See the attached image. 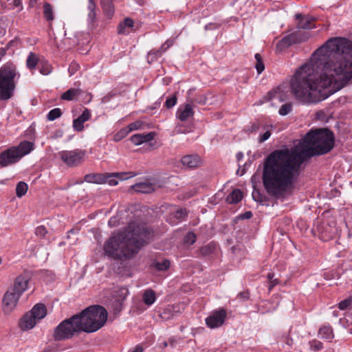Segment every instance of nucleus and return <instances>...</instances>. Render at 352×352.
I'll use <instances>...</instances> for the list:
<instances>
[{
	"instance_id": "1",
	"label": "nucleus",
	"mask_w": 352,
	"mask_h": 352,
	"mask_svg": "<svg viewBox=\"0 0 352 352\" xmlns=\"http://www.w3.org/2000/svg\"><path fill=\"white\" fill-rule=\"evenodd\" d=\"M352 78V41L329 38L302 65L290 81L291 92L305 104L317 103L340 90Z\"/></svg>"
},
{
	"instance_id": "2",
	"label": "nucleus",
	"mask_w": 352,
	"mask_h": 352,
	"mask_svg": "<svg viewBox=\"0 0 352 352\" xmlns=\"http://www.w3.org/2000/svg\"><path fill=\"white\" fill-rule=\"evenodd\" d=\"M334 135L327 129L308 132L294 147L276 149L263 162V184L267 193L277 199H284L294 186L304 162L324 155L334 146Z\"/></svg>"
},
{
	"instance_id": "3",
	"label": "nucleus",
	"mask_w": 352,
	"mask_h": 352,
	"mask_svg": "<svg viewBox=\"0 0 352 352\" xmlns=\"http://www.w3.org/2000/svg\"><path fill=\"white\" fill-rule=\"evenodd\" d=\"M150 236V230L144 225L131 222L123 232L113 235L105 242L104 250L114 259H129L138 253Z\"/></svg>"
},
{
	"instance_id": "4",
	"label": "nucleus",
	"mask_w": 352,
	"mask_h": 352,
	"mask_svg": "<svg viewBox=\"0 0 352 352\" xmlns=\"http://www.w3.org/2000/svg\"><path fill=\"white\" fill-rule=\"evenodd\" d=\"M81 332L93 333L102 328L107 322V311L100 305H91L76 314Z\"/></svg>"
},
{
	"instance_id": "5",
	"label": "nucleus",
	"mask_w": 352,
	"mask_h": 352,
	"mask_svg": "<svg viewBox=\"0 0 352 352\" xmlns=\"http://www.w3.org/2000/svg\"><path fill=\"white\" fill-rule=\"evenodd\" d=\"M16 76V67L12 63L0 68V100H7L13 96L16 87L14 80Z\"/></svg>"
},
{
	"instance_id": "6",
	"label": "nucleus",
	"mask_w": 352,
	"mask_h": 352,
	"mask_svg": "<svg viewBox=\"0 0 352 352\" xmlns=\"http://www.w3.org/2000/svg\"><path fill=\"white\" fill-rule=\"evenodd\" d=\"M76 315L70 318L64 320L54 329L53 336L55 340H64L73 337L77 333H80L79 324Z\"/></svg>"
},
{
	"instance_id": "7",
	"label": "nucleus",
	"mask_w": 352,
	"mask_h": 352,
	"mask_svg": "<svg viewBox=\"0 0 352 352\" xmlns=\"http://www.w3.org/2000/svg\"><path fill=\"white\" fill-rule=\"evenodd\" d=\"M46 315L47 309L45 305L38 303L22 317L19 323L20 328L23 331L31 329Z\"/></svg>"
},
{
	"instance_id": "8",
	"label": "nucleus",
	"mask_w": 352,
	"mask_h": 352,
	"mask_svg": "<svg viewBox=\"0 0 352 352\" xmlns=\"http://www.w3.org/2000/svg\"><path fill=\"white\" fill-rule=\"evenodd\" d=\"M133 172H122L112 174L102 173H89L85 176V181L88 183L104 184L106 183L107 179L113 176L119 177L120 180L126 179L128 178L135 176Z\"/></svg>"
},
{
	"instance_id": "9",
	"label": "nucleus",
	"mask_w": 352,
	"mask_h": 352,
	"mask_svg": "<svg viewBox=\"0 0 352 352\" xmlns=\"http://www.w3.org/2000/svg\"><path fill=\"white\" fill-rule=\"evenodd\" d=\"M86 151L81 149L63 151L59 153L62 161L69 166H77L83 162Z\"/></svg>"
},
{
	"instance_id": "10",
	"label": "nucleus",
	"mask_w": 352,
	"mask_h": 352,
	"mask_svg": "<svg viewBox=\"0 0 352 352\" xmlns=\"http://www.w3.org/2000/svg\"><path fill=\"white\" fill-rule=\"evenodd\" d=\"M20 295L12 290L8 289L4 294L2 300V308L5 314H10L15 309Z\"/></svg>"
},
{
	"instance_id": "11",
	"label": "nucleus",
	"mask_w": 352,
	"mask_h": 352,
	"mask_svg": "<svg viewBox=\"0 0 352 352\" xmlns=\"http://www.w3.org/2000/svg\"><path fill=\"white\" fill-rule=\"evenodd\" d=\"M226 317V311L221 309L213 311L210 316L206 318V323L210 329H214L221 326Z\"/></svg>"
},
{
	"instance_id": "12",
	"label": "nucleus",
	"mask_w": 352,
	"mask_h": 352,
	"mask_svg": "<svg viewBox=\"0 0 352 352\" xmlns=\"http://www.w3.org/2000/svg\"><path fill=\"white\" fill-rule=\"evenodd\" d=\"M15 148L11 147L0 154V165L5 167L17 162L21 158Z\"/></svg>"
},
{
	"instance_id": "13",
	"label": "nucleus",
	"mask_w": 352,
	"mask_h": 352,
	"mask_svg": "<svg viewBox=\"0 0 352 352\" xmlns=\"http://www.w3.org/2000/svg\"><path fill=\"white\" fill-rule=\"evenodd\" d=\"M289 89L286 85H281L272 89L268 93L270 99H278L280 102H284L288 98Z\"/></svg>"
},
{
	"instance_id": "14",
	"label": "nucleus",
	"mask_w": 352,
	"mask_h": 352,
	"mask_svg": "<svg viewBox=\"0 0 352 352\" xmlns=\"http://www.w3.org/2000/svg\"><path fill=\"white\" fill-rule=\"evenodd\" d=\"M28 283V278L21 275L15 278L13 286L9 289L12 290V292H14L21 296L23 292L27 289Z\"/></svg>"
},
{
	"instance_id": "15",
	"label": "nucleus",
	"mask_w": 352,
	"mask_h": 352,
	"mask_svg": "<svg viewBox=\"0 0 352 352\" xmlns=\"http://www.w3.org/2000/svg\"><path fill=\"white\" fill-rule=\"evenodd\" d=\"M181 162L183 166L190 168H197L201 164V160L197 155L184 156L181 160Z\"/></svg>"
},
{
	"instance_id": "16",
	"label": "nucleus",
	"mask_w": 352,
	"mask_h": 352,
	"mask_svg": "<svg viewBox=\"0 0 352 352\" xmlns=\"http://www.w3.org/2000/svg\"><path fill=\"white\" fill-rule=\"evenodd\" d=\"M155 133L150 132L146 134H135L131 137V141L135 145H140L144 142H148L153 140L155 138Z\"/></svg>"
},
{
	"instance_id": "17",
	"label": "nucleus",
	"mask_w": 352,
	"mask_h": 352,
	"mask_svg": "<svg viewBox=\"0 0 352 352\" xmlns=\"http://www.w3.org/2000/svg\"><path fill=\"white\" fill-rule=\"evenodd\" d=\"M102 11L107 17V19L110 20L113 18L115 8L113 5V0H100Z\"/></svg>"
},
{
	"instance_id": "18",
	"label": "nucleus",
	"mask_w": 352,
	"mask_h": 352,
	"mask_svg": "<svg viewBox=\"0 0 352 352\" xmlns=\"http://www.w3.org/2000/svg\"><path fill=\"white\" fill-rule=\"evenodd\" d=\"M16 149L20 158L30 153L34 148V144L28 141L21 142L17 146H12Z\"/></svg>"
},
{
	"instance_id": "19",
	"label": "nucleus",
	"mask_w": 352,
	"mask_h": 352,
	"mask_svg": "<svg viewBox=\"0 0 352 352\" xmlns=\"http://www.w3.org/2000/svg\"><path fill=\"white\" fill-rule=\"evenodd\" d=\"M132 188L135 192L145 194L151 193L155 190L153 184L148 182L136 184L132 186Z\"/></svg>"
},
{
	"instance_id": "20",
	"label": "nucleus",
	"mask_w": 352,
	"mask_h": 352,
	"mask_svg": "<svg viewBox=\"0 0 352 352\" xmlns=\"http://www.w3.org/2000/svg\"><path fill=\"white\" fill-rule=\"evenodd\" d=\"M298 40L296 32L290 34L283 37L276 45V47L280 49L286 48L290 46L293 43Z\"/></svg>"
},
{
	"instance_id": "21",
	"label": "nucleus",
	"mask_w": 352,
	"mask_h": 352,
	"mask_svg": "<svg viewBox=\"0 0 352 352\" xmlns=\"http://www.w3.org/2000/svg\"><path fill=\"white\" fill-rule=\"evenodd\" d=\"M194 115V111L190 104H186L183 110H178L177 117L181 121H186Z\"/></svg>"
},
{
	"instance_id": "22",
	"label": "nucleus",
	"mask_w": 352,
	"mask_h": 352,
	"mask_svg": "<svg viewBox=\"0 0 352 352\" xmlns=\"http://www.w3.org/2000/svg\"><path fill=\"white\" fill-rule=\"evenodd\" d=\"M138 28V25H135V23H119L118 33L119 34H127L136 30Z\"/></svg>"
},
{
	"instance_id": "23",
	"label": "nucleus",
	"mask_w": 352,
	"mask_h": 352,
	"mask_svg": "<svg viewBox=\"0 0 352 352\" xmlns=\"http://www.w3.org/2000/svg\"><path fill=\"white\" fill-rule=\"evenodd\" d=\"M243 198V192L239 189H234L226 197V201L230 204L239 203Z\"/></svg>"
},
{
	"instance_id": "24",
	"label": "nucleus",
	"mask_w": 352,
	"mask_h": 352,
	"mask_svg": "<svg viewBox=\"0 0 352 352\" xmlns=\"http://www.w3.org/2000/svg\"><path fill=\"white\" fill-rule=\"evenodd\" d=\"M142 300L145 305H151L156 300L155 292L153 289H146L144 292Z\"/></svg>"
},
{
	"instance_id": "25",
	"label": "nucleus",
	"mask_w": 352,
	"mask_h": 352,
	"mask_svg": "<svg viewBox=\"0 0 352 352\" xmlns=\"http://www.w3.org/2000/svg\"><path fill=\"white\" fill-rule=\"evenodd\" d=\"M81 93V89L71 88L63 94L61 96V99L65 100H72L75 98L76 96L80 95Z\"/></svg>"
},
{
	"instance_id": "26",
	"label": "nucleus",
	"mask_w": 352,
	"mask_h": 352,
	"mask_svg": "<svg viewBox=\"0 0 352 352\" xmlns=\"http://www.w3.org/2000/svg\"><path fill=\"white\" fill-rule=\"evenodd\" d=\"M38 63V58H37V56L34 53L31 52L28 55L27 60H26L27 67L30 69H32L35 68V67L36 66Z\"/></svg>"
},
{
	"instance_id": "27",
	"label": "nucleus",
	"mask_w": 352,
	"mask_h": 352,
	"mask_svg": "<svg viewBox=\"0 0 352 352\" xmlns=\"http://www.w3.org/2000/svg\"><path fill=\"white\" fill-rule=\"evenodd\" d=\"M319 335L322 338L331 339L333 337L332 329L330 327H322L319 330Z\"/></svg>"
},
{
	"instance_id": "28",
	"label": "nucleus",
	"mask_w": 352,
	"mask_h": 352,
	"mask_svg": "<svg viewBox=\"0 0 352 352\" xmlns=\"http://www.w3.org/2000/svg\"><path fill=\"white\" fill-rule=\"evenodd\" d=\"M43 14L47 21H52L54 19L52 7L49 3H44Z\"/></svg>"
},
{
	"instance_id": "29",
	"label": "nucleus",
	"mask_w": 352,
	"mask_h": 352,
	"mask_svg": "<svg viewBox=\"0 0 352 352\" xmlns=\"http://www.w3.org/2000/svg\"><path fill=\"white\" fill-rule=\"evenodd\" d=\"M28 185L23 182H20L16 187V194L18 197H21L25 195L28 190Z\"/></svg>"
},
{
	"instance_id": "30",
	"label": "nucleus",
	"mask_w": 352,
	"mask_h": 352,
	"mask_svg": "<svg viewBox=\"0 0 352 352\" xmlns=\"http://www.w3.org/2000/svg\"><path fill=\"white\" fill-rule=\"evenodd\" d=\"M215 250V245L213 243H208L200 248V253L202 256H209Z\"/></svg>"
},
{
	"instance_id": "31",
	"label": "nucleus",
	"mask_w": 352,
	"mask_h": 352,
	"mask_svg": "<svg viewBox=\"0 0 352 352\" xmlns=\"http://www.w3.org/2000/svg\"><path fill=\"white\" fill-rule=\"evenodd\" d=\"M295 20H299L300 22H314L318 20V19L312 15L307 14L302 15L300 13H297L294 15Z\"/></svg>"
},
{
	"instance_id": "32",
	"label": "nucleus",
	"mask_w": 352,
	"mask_h": 352,
	"mask_svg": "<svg viewBox=\"0 0 352 352\" xmlns=\"http://www.w3.org/2000/svg\"><path fill=\"white\" fill-rule=\"evenodd\" d=\"M170 263L168 259H164L162 261H157L155 263V267L158 271H166L170 267Z\"/></svg>"
},
{
	"instance_id": "33",
	"label": "nucleus",
	"mask_w": 352,
	"mask_h": 352,
	"mask_svg": "<svg viewBox=\"0 0 352 352\" xmlns=\"http://www.w3.org/2000/svg\"><path fill=\"white\" fill-rule=\"evenodd\" d=\"M256 64L255 67L258 74H261L265 69V65L261 56L259 54H255Z\"/></svg>"
},
{
	"instance_id": "34",
	"label": "nucleus",
	"mask_w": 352,
	"mask_h": 352,
	"mask_svg": "<svg viewBox=\"0 0 352 352\" xmlns=\"http://www.w3.org/2000/svg\"><path fill=\"white\" fill-rule=\"evenodd\" d=\"M88 10L89 11L88 14V20L93 21L95 19L96 17V12H95V8H96V3L94 2V0H88Z\"/></svg>"
},
{
	"instance_id": "35",
	"label": "nucleus",
	"mask_w": 352,
	"mask_h": 352,
	"mask_svg": "<svg viewBox=\"0 0 352 352\" xmlns=\"http://www.w3.org/2000/svg\"><path fill=\"white\" fill-rule=\"evenodd\" d=\"M62 111L59 108H55L51 110L47 114V119L49 120H54L61 116Z\"/></svg>"
},
{
	"instance_id": "36",
	"label": "nucleus",
	"mask_w": 352,
	"mask_h": 352,
	"mask_svg": "<svg viewBox=\"0 0 352 352\" xmlns=\"http://www.w3.org/2000/svg\"><path fill=\"white\" fill-rule=\"evenodd\" d=\"M129 133V130L127 128H123L120 129L116 134L113 136V140L115 142L120 141L122 139L124 138Z\"/></svg>"
},
{
	"instance_id": "37",
	"label": "nucleus",
	"mask_w": 352,
	"mask_h": 352,
	"mask_svg": "<svg viewBox=\"0 0 352 352\" xmlns=\"http://www.w3.org/2000/svg\"><path fill=\"white\" fill-rule=\"evenodd\" d=\"M261 124L260 123V122L258 121H256V122H252L246 129H245V132L246 133L248 134H250V133H255L256 132H258V131L259 130L260 127H261Z\"/></svg>"
},
{
	"instance_id": "38",
	"label": "nucleus",
	"mask_w": 352,
	"mask_h": 352,
	"mask_svg": "<svg viewBox=\"0 0 352 352\" xmlns=\"http://www.w3.org/2000/svg\"><path fill=\"white\" fill-rule=\"evenodd\" d=\"M197 236L192 232H188L184 239V243L186 245H192L196 241Z\"/></svg>"
},
{
	"instance_id": "39",
	"label": "nucleus",
	"mask_w": 352,
	"mask_h": 352,
	"mask_svg": "<svg viewBox=\"0 0 352 352\" xmlns=\"http://www.w3.org/2000/svg\"><path fill=\"white\" fill-rule=\"evenodd\" d=\"M267 278L270 282L269 291H271L274 286L280 283L278 278H274V273L273 272L268 273Z\"/></svg>"
},
{
	"instance_id": "40",
	"label": "nucleus",
	"mask_w": 352,
	"mask_h": 352,
	"mask_svg": "<svg viewBox=\"0 0 352 352\" xmlns=\"http://www.w3.org/2000/svg\"><path fill=\"white\" fill-rule=\"evenodd\" d=\"M173 309H174L173 307H170V306L168 307L167 308L164 309L163 312L160 314V317L163 320L170 319L173 316V314H172V312L174 311Z\"/></svg>"
},
{
	"instance_id": "41",
	"label": "nucleus",
	"mask_w": 352,
	"mask_h": 352,
	"mask_svg": "<svg viewBox=\"0 0 352 352\" xmlns=\"http://www.w3.org/2000/svg\"><path fill=\"white\" fill-rule=\"evenodd\" d=\"M40 72L43 75L49 74L52 71L51 65L46 62H42L39 66Z\"/></svg>"
},
{
	"instance_id": "42",
	"label": "nucleus",
	"mask_w": 352,
	"mask_h": 352,
	"mask_svg": "<svg viewBox=\"0 0 352 352\" xmlns=\"http://www.w3.org/2000/svg\"><path fill=\"white\" fill-rule=\"evenodd\" d=\"M292 109V105L291 103H285L283 104L279 109V114L281 116H286Z\"/></svg>"
},
{
	"instance_id": "43",
	"label": "nucleus",
	"mask_w": 352,
	"mask_h": 352,
	"mask_svg": "<svg viewBox=\"0 0 352 352\" xmlns=\"http://www.w3.org/2000/svg\"><path fill=\"white\" fill-rule=\"evenodd\" d=\"M82 120L78 118L74 119L73 121V127L77 131H81L84 129V124Z\"/></svg>"
},
{
	"instance_id": "44",
	"label": "nucleus",
	"mask_w": 352,
	"mask_h": 352,
	"mask_svg": "<svg viewBox=\"0 0 352 352\" xmlns=\"http://www.w3.org/2000/svg\"><path fill=\"white\" fill-rule=\"evenodd\" d=\"M177 102V96H176V93L170 98H168L166 99V102H165V106L168 108V109H170L171 107H173Z\"/></svg>"
},
{
	"instance_id": "45",
	"label": "nucleus",
	"mask_w": 352,
	"mask_h": 352,
	"mask_svg": "<svg viewBox=\"0 0 352 352\" xmlns=\"http://www.w3.org/2000/svg\"><path fill=\"white\" fill-rule=\"evenodd\" d=\"M352 303V299L351 298H347L346 300H344L341 301L339 303L338 307L341 310H344L347 309Z\"/></svg>"
},
{
	"instance_id": "46",
	"label": "nucleus",
	"mask_w": 352,
	"mask_h": 352,
	"mask_svg": "<svg viewBox=\"0 0 352 352\" xmlns=\"http://www.w3.org/2000/svg\"><path fill=\"white\" fill-rule=\"evenodd\" d=\"M90 118H91V113H90L89 110L87 109H85L83 111L82 113L80 116H78L77 118L80 119L83 122H85L86 121L89 120Z\"/></svg>"
},
{
	"instance_id": "47",
	"label": "nucleus",
	"mask_w": 352,
	"mask_h": 352,
	"mask_svg": "<svg viewBox=\"0 0 352 352\" xmlns=\"http://www.w3.org/2000/svg\"><path fill=\"white\" fill-rule=\"evenodd\" d=\"M47 230L46 228L41 226L36 228L35 233L37 236H39L41 237H44L45 234H47Z\"/></svg>"
},
{
	"instance_id": "48",
	"label": "nucleus",
	"mask_w": 352,
	"mask_h": 352,
	"mask_svg": "<svg viewBox=\"0 0 352 352\" xmlns=\"http://www.w3.org/2000/svg\"><path fill=\"white\" fill-rule=\"evenodd\" d=\"M187 216L186 209H179L176 211L175 217L177 219L184 218Z\"/></svg>"
},
{
	"instance_id": "49",
	"label": "nucleus",
	"mask_w": 352,
	"mask_h": 352,
	"mask_svg": "<svg viewBox=\"0 0 352 352\" xmlns=\"http://www.w3.org/2000/svg\"><path fill=\"white\" fill-rule=\"evenodd\" d=\"M142 125V122L140 121L134 122L129 124V126L126 127L128 130H129V132L136 130L140 128Z\"/></svg>"
},
{
	"instance_id": "50",
	"label": "nucleus",
	"mask_w": 352,
	"mask_h": 352,
	"mask_svg": "<svg viewBox=\"0 0 352 352\" xmlns=\"http://www.w3.org/2000/svg\"><path fill=\"white\" fill-rule=\"evenodd\" d=\"M78 69H79L78 64H77L76 63H72L68 68V71H69L70 76L74 74L78 70Z\"/></svg>"
},
{
	"instance_id": "51",
	"label": "nucleus",
	"mask_w": 352,
	"mask_h": 352,
	"mask_svg": "<svg viewBox=\"0 0 352 352\" xmlns=\"http://www.w3.org/2000/svg\"><path fill=\"white\" fill-rule=\"evenodd\" d=\"M271 131L270 130L266 131L263 135H260L258 142L263 143L270 138L271 136Z\"/></svg>"
},
{
	"instance_id": "52",
	"label": "nucleus",
	"mask_w": 352,
	"mask_h": 352,
	"mask_svg": "<svg viewBox=\"0 0 352 352\" xmlns=\"http://www.w3.org/2000/svg\"><path fill=\"white\" fill-rule=\"evenodd\" d=\"M316 26L314 23H298V29H314Z\"/></svg>"
},
{
	"instance_id": "53",
	"label": "nucleus",
	"mask_w": 352,
	"mask_h": 352,
	"mask_svg": "<svg viewBox=\"0 0 352 352\" xmlns=\"http://www.w3.org/2000/svg\"><path fill=\"white\" fill-rule=\"evenodd\" d=\"M173 41H170V40H167L162 45V47L160 48V50H161V51L162 52V53H164V52H166L170 46L173 45Z\"/></svg>"
},
{
	"instance_id": "54",
	"label": "nucleus",
	"mask_w": 352,
	"mask_h": 352,
	"mask_svg": "<svg viewBox=\"0 0 352 352\" xmlns=\"http://www.w3.org/2000/svg\"><path fill=\"white\" fill-rule=\"evenodd\" d=\"M249 296H250V293L248 291H244V292H240L238 294V297L244 300H248L249 298Z\"/></svg>"
},
{
	"instance_id": "55",
	"label": "nucleus",
	"mask_w": 352,
	"mask_h": 352,
	"mask_svg": "<svg viewBox=\"0 0 352 352\" xmlns=\"http://www.w3.org/2000/svg\"><path fill=\"white\" fill-rule=\"evenodd\" d=\"M252 197L254 199V200L256 201H261V195L259 191L258 190H254L253 192H252Z\"/></svg>"
},
{
	"instance_id": "56",
	"label": "nucleus",
	"mask_w": 352,
	"mask_h": 352,
	"mask_svg": "<svg viewBox=\"0 0 352 352\" xmlns=\"http://www.w3.org/2000/svg\"><path fill=\"white\" fill-rule=\"evenodd\" d=\"M252 213L251 211H247L240 215V218L242 219H249L252 218Z\"/></svg>"
},
{
	"instance_id": "57",
	"label": "nucleus",
	"mask_w": 352,
	"mask_h": 352,
	"mask_svg": "<svg viewBox=\"0 0 352 352\" xmlns=\"http://www.w3.org/2000/svg\"><path fill=\"white\" fill-rule=\"evenodd\" d=\"M161 50H152L150 51V56L155 55L156 57L161 56L162 55Z\"/></svg>"
},
{
	"instance_id": "58",
	"label": "nucleus",
	"mask_w": 352,
	"mask_h": 352,
	"mask_svg": "<svg viewBox=\"0 0 352 352\" xmlns=\"http://www.w3.org/2000/svg\"><path fill=\"white\" fill-rule=\"evenodd\" d=\"M113 177H116V176H113ZM116 178L120 179L117 177ZM107 182H108L111 186H116L118 184V181L115 178H113V177L108 178Z\"/></svg>"
},
{
	"instance_id": "59",
	"label": "nucleus",
	"mask_w": 352,
	"mask_h": 352,
	"mask_svg": "<svg viewBox=\"0 0 352 352\" xmlns=\"http://www.w3.org/2000/svg\"><path fill=\"white\" fill-rule=\"evenodd\" d=\"M316 350H320L322 348V344L320 342H316L315 345L314 346Z\"/></svg>"
},
{
	"instance_id": "60",
	"label": "nucleus",
	"mask_w": 352,
	"mask_h": 352,
	"mask_svg": "<svg viewBox=\"0 0 352 352\" xmlns=\"http://www.w3.org/2000/svg\"><path fill=\"white\" fill-rule=\"evenodd\" d=\"M216 23H209L208 25H206L205 26V30H209V29H211V28H217V25H215Z\"/></svg>"
},
{
	"instance_id": "61",
	"label": "nucleus",
	"mask_w": 352,
	"mask_h": 352,
	"mask_svg": "<svg viewBox=\"0 0 352 352\" xmlns=\"http://www.w3.org/2000/svg\"><path fill=\"white\" fill-rule=\"evenodd\" d=\"M147 58L149 63L154 61L157 58L155 55L150 56V52L148 54Z\"/></svg>"
},
{
	"instance_id": "62",
	"label": "nucleus",
	"mask_w": 352,
	"mask_h": 352,
	"mask_svg": "<svg viewBox=\"0 0 352 352\" xmlns=\"http://www.w3.org/2000/svg\"><path fill=\"white\" fill-rule=\"evenodd\" d=\"M123 22H133V21L131 18H129V17H126L124 19Z\"/></svg>"
},
{
	"instance_id": "63",
	"label": "nucleus",
	"mask_w": 352,
	"mask_h": 352,
	"mask_svg": "<svg viewBox=\"0 0 352 352\" xmlns=\"http://www.w3.org/2000/svg\"><path fill=\"white\" fill-rule=\"evenodd\" d=\"M15 43L14 41H11L8 43V44L7 45L6 47L8 48L10 46H12L14 43Z\"/></svg>"
},
{
	"instance_id": "64",
	"label": "nucleus",
	"mask_w": 352,
	"mask_h": 352,
	"mask_svg": "<svg viewBox=\"0 0 352 352\" xmlns=\"http://www.w3.org/2000/svg\"><path fill=\"white\" fill-rule=\"evenodd\" d=\"M114 222H115L114 219H113V218H111V219L109 220V224L110 226H113V225H114Z\"/></svg>"
}]
</instances>
